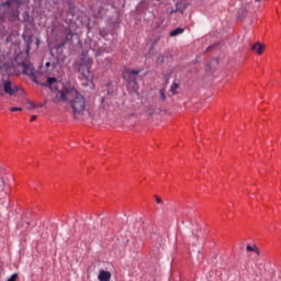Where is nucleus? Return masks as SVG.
<instances>
[{
    "label": "nucleus",
    "instance_id": "nucleus-1",
    "mask_svg": "<svg viewBox=\"0 0 281 281\" xmlns=\"http://www.w3.org/2000/svg\"><path fill=\"white\" fill-rule=\"evenodd\" d=\"M23 11V20L30 19V0H7V2L0 5V37H3L7 33L4 26H2L3 20L8 18L11 22L19 20V14Z\"/></svg>",
    "mask_w": 281,
    "mask_h": 281
},
{
    "label": "nucleus",
    "instance_id": "nucleus-2",
    "mask_svg": "<svg viewBox=\"0 0 281 281\" xmlns=\"http://www.w3.org/2000/svg\"><path fill=\"white\" fill-rule=\"evenodd\" d=\"M67 103L69 104L75 117L82 115L86 111V98L75 88H70L67 95Z\"/></svg>",
    "mask_w": 281,
    "mask_h": 281
},
{
    "label": "nucleus",
    "instance_id": "nucleus-3",
    "mask_svg": "<svg viewBox=\"0 0 281 281\" xmlns=\"http://www.w3.org/2000/svg\"><path fill=\"white\" fill-rule=\"evenodd\" d=\"M92 64V58L83 56V58H81V64L79 65V74H81V77H83L88 82L93 80V74L90 71Z\"/></svg>",
    "mask_w": 281,
    "mask_h": 281
},
{
    "label": "nucleus",
    "instance_id": "nucleus-4",
    "mask_svg": "<svg viewBox=\"0 0 281 281\" xmlns=\"http://www.w3.org/2000/svg\"><path fill=\"white\" fill-rule=\"evenodd\" d=\"M100 101H101V105H100L101 112L99 114H94L93 117L95 120L103 119L106 115L108 111L112 110L113 101L110 97H102Z\"/></svg>",
    "mask_w": 281,
    "mask_h": 281
},
{
    "label": "nucleus",
    "instance_id": "nucleus-5",
    "mask_svg": "<svg viewBox=\"0 0 281 281\" xmlns=\"http://www.w3.org/2000/svg\"><path fill=\"white\" fill-rule=\"evenodd\" d=\"M70 89L71 88H64L63 90H57V88H55L54 90H52V101L54 103H59L61 101L67 102Z\"/></svg>",
    "mask_w": 281,
    "mask_h": 281
},
{
    "label": "nucleus",
    "instance_id": "nucleus-6",
    "mask_svg": "<svg viewBox=\"0 0 281 281\" xmlns=\"http://www.w3.org/2000/svg\"><path fill=\"white\" fill-rule=\"evenodd\" d=\"M0 89L4 91L8 95H16L19 93V86L12 85L10 79H3L2 83L0 85Z\"/></svg>",
    "mask_w": 281,
    "mask_h": 281
},
{
    "label": "nucleus",
    "instance_id": "nucleus-7",
    "mask_svg": "<svg viewBox=\"0 0 281 281\" xmlns=\"http://www.w3.org/2000/svg\"><path fill=\"white\" fill-rule=\"evenodd\" d=\"M0 69H4L7 72L12 69V58L10 56L4 55L0 49Z\"/></svg>",
    "mask_w": 281,
    "mask_h": 281
},
{
    "label": "nucleus",
    "instance_id": "nucleus-8",
    "mask_svg": "<svg viewBox=\"0 0 281 281\" xmlns=\"http://www.w3.org/2000/svg\"><path fill=\"white\" fill-rule=\"evenodd\" d=\"M23 74L29 76L33 81H35L38 71L34 68L33 64L24 63L23 64Z\"/></svg>",
    "mask_w": 281,
    "mask_h": 281
},
{
    "label": "nucleus",
    "instance_id": "nucleus-9",
    "mask_svg": "<svg viewBox=\"0 0 281 281\" xmlns=\"http://www.w3.org/2000/svg\"><path fill=\"white\" fill-rule=\"evenodd\" d=\"M59 18L66 24H70L75 20V13L72 9H69L67 12H60Z\"/></svg>",
    "mask_w": 281,
    "mask_h": 281
},
{
    "label": "nucleus",
    "instance_id": "nucleus-10",
    "mask_svg": "<svg viewBox=\"0 0 281 281\" xmlns=\"http://www.w3.org/2000/svg\"><path fill=\"white\" fill-rule=\"evenodd\" d=\"M266 46L259 42L255 43L252 46H251V50L254 53H256L257 55H262L263 50H265Z\"/></svg>",
    "mask_w": 281,
    "mask_h": 281
},
{
    "label": "nucleus",
    "instance_id": "nucleus-11",
    "mask_svg": "<svg viewBox=\"0 0 281 281\" xmlns=\"http://www.w3.org/2000/svg\"><path fill=\"white\" fill-rule=\"evenodd\" d=\"M57 78L55 77H48L45 83V87H49L50 91H54V89H56L55 87H57Z\"/></svg>",
    "mask_w": 281,
    "mask_h": 281
},
{
    "label": "nucleus",
    "instance_id": "nucleus-12",
    "mask_svg": "<svg viewBox=\"0 0 281 281\" xmlns=\"http://www.w3.org/2000/svg\"><path fill=\"white\" fill-rule=\"evenodd\" d=\"M74 40V33L70 29L65 30V41L64 44H71Z\"/></svg>",
    "mask_w": 281,
    "mask_h": 281
},
{
    "label": "nucleus",
    "instance_id": "nucleus-13",
    "mask_svg": "<svg viewBox=\"0 0 281 281\" xmlns=\"http://www.w3.org/2000/svg\"><path fill=\"white\" fill-rule=\"evenodd\" d=\"M112 274L109 271L101 270L99 273V281H110Z\"/></svg>",
    "mask_w": 281,
    "mask_h": 281
},
{
    "label": "nucleus",
    "instance_id": "nucleus-14",
    "mask_svg": "<svg viewBox=\"0 0 281 281\" xmlns=\"http://www.w3.org/2000/svg\"><path fill=\"white\" fill-rule=\"evenodd\" d=\"M183 33H184V29L178 27V29L172 30L169 33V36L170 37H176V36H179L180 34H183Z\"/></svg>",
    "mask_w": 281,
    "mask_h": 281
},
{
    "label": "nucleus",
    "instance_id": "nucleus-15",
    "mask_svg": "<svg viewBox=\"0 0 281 281\" xmlns=\"http://www.w3.org/2000/svg\"><path fill=\"white\" fill-rule=\"evenodd\" d=\"M167 99L166 88L159 90V100L165 101Z\"/></svg>",
    "mask_w": 281,
    "mask_h": 281
},
{
    "label": "nucleus",
    "instance_id": "nucleus-16",
    "mask_svg": "<svg viewBox=\"0 0 281 281\" xmlns=\"http://www.w3.org/2000/svg\"><path fill=\"white\" fill-rule=\"evenodd\" d=\"M178 89H179V85L178 83H172L171 85L170 91H171L172 95H176Z\"/></svg>",
    "mask_w": 281,
    "mask_h": 281
},
{
    "label": "nucleus",
    "instance_id": "nucleus-17",
    "mask_svg": "<svg viewBox=\"0 0 281 281\" xmlns=\"http://www.w3.org/2000/svg\"><path fill=\"white\" fill-rule=\"evenodd\" d=\"M246 249H247V251H255L257 255L260 254V251L258 250V248H257L256 246H250V245H248V246L246 247Z\"/></svg>",
    "mask_w": 281,
    "mask_h": 281
},
{
    "label": "nucleus",
    "instance_id": "nucleus-18",
    "mask_svg": "<svg viewBox=\"0 0 281 281\" xmlns=\"http://www.w3.org/2000/svg\"><path fill=\"white\" fill-rule=\"evenodd\" d=\"M99 34H100L101 37L104 38V37L108 36V31L105 29H100Z\"/></svg>",
    "mask_w": 281,
    "mask_h": 281
},
{
    "label": "nucleus",
    "instance_id": "nucleus-19",
    "mask_svg": "<svg viewBox=\"0 0 281 281\" xmlns=\"http://www.w3.org/2000/svg\"><path fill=\"white\" fill-rule=\"evenodd\" d=\"M155 200H156V203H157L158 205L164 206V200H162L160 196L155 195Z\"/></svg>",
    "mask_w": 281,
    "mask_h": 281
},
{
    "label": "nucleus",
    "instance_id": "nucleus-20",
    "mask_svg": "<svg viewBox=\"0 0 281 281\" xmlns=\"http://www.w3.org/2000/svg\"><path fill=\"white\" fill-rule=\"evenodd\" d=\"M157 63L158 64H164L165 63V56L162 54H159L157 57Z\"/></svg>",
    "mask_w": 281,
    "mask_h": 281
},
{
    "label": "nucleus",
    "instance_id": "nucleus-21",
    "mask_svg": "<svg viewBox=\"0 0 281 281\" xmlns=\"http://www.w3.org/2000/svg\"><path fill=\"white\" fill-rule=\"evenodd\" d=\"M3 187H4V181L3 179L0 177V195L3 192Z\"/></svg>",
    "mask_w": 281,
    "mask_h": 281
},
{
    "label": "nucleus",
    "instance_id": "nucleus-22",
    "mask_svg": "<svg viewBox=\"0 0 281 281\" xmlns=\"http://www.w3.org/2000/svg\"><path fill=\"white\" fill-rule=\"evenodd\" d=\"M19 279V274L14 273L13 276L10 277L8 281H16Z\"/></svg>",
    "mask_w": 281,
    "mask_h": 281
},
{
    "label": "nucleus",
    "instance_id": "nucleus-23",
    "mask_svg": "<svg viewBox=\"0 0 281 281\" xmlns=\"http://www.w3.org/2000/svg\"><path fill=\"white\" fill-rule=\"evenodd\" d=\"M139 71L138 70H130L128 75L130 76H138Z\"/></svg>",
    "mask_w": 281,
    "mask_h": 281
},
{
    "label": "nucleus",
    "instance_id": "nucleus-24",
    "mask_svg": "<svg viewBox=\"0 0 281 281\" xmlns=\"http://www.w3.org/2000/svg\"><path fill=\"white\" fill-rule=\"evenodd\" d=\"M10 110H11V112L23 111L22 108H11Z\"/></svg>",
    "mask_w": 281,
    "mask_h": 281
},
{
    "label": "nucleus",
    "instance_id": "nucleus-25",
    "mask_svg": "<svg viewBox=\"0 0 281 281\" xmlns=\"http://www.w3.org/2000/svg\"><path fill=\"white\" fill-rule=\"evenodd\" d=\"M37 105H35L33 102L30 103V105L27 106V109H36Z\"/></svg>",
    "mask_w": 281,
    "mask_h": 281
},
{
    "label": "nucleus",
    "instance_id": "nucleus-26",
    "mask_svg": "<svg viewBox=\"0 0 281 281\" xmlns=\"http://www.w3.org/2000/svg\"><path fill=\"white\" fill-rule=\"evenodd\" d=\"M37 120V115H32V117H31V122H34V121H36Z\"/></svg>",
    "mask_w": 281,
    "mask_h": 281
},
{
    "label": "nucleus",
    "instance_id": "nucleus-27",
    "mask_svg": "<svg viewBox=\"0 0 281 281\" xmlns=\"http://www.w3.org/2000/svg\"><path fill=\"white\" fill-rule=\"evenodd\" d=\"M52 66V64L49 63V61H47L46 64H45V67L46 68H49Z\"/></svg>",
    "mask_w": 281,
    "mask_h": 281
},
{
    "label": "nucleus",
    "instance_id": "nucleus-28",
    "mask_svg": "<svg viewBox=\"0 0 281 281\" xmlns=\"http://www.w3.org/2000/svg\"><path fill=\"white\" fill-rule=\"evenodd\" d=\"M41 2H42V0H35V3H36L37 5H41Z\"/></svg>",
    "mask_w": 281,
    "mask_h": 281
},
{
    "label": "nucleus",
    "instance_id": "nucleus-29",
    "mask_svg": "<svg viewBox=\"0 0 281 281\" xmlns=\"http://www.w3.org/2000/svg\"><path fill=\"white\" fill-rule=\"evenodd\" d=\"M193 235V237L195 238V239H199V235L198 234H192Z\"/></svg>",
    "mask_w": 281,
    "mask_h": 281
},
{
    "label": "nucleus",
    "instance_id": "nucleus-30",
    "mask_svg": "<svg viewBox=\"0 0 281 281\" xmlns=\"http://www.w3.org/2000/svg\"><path fill=\"white\" fill-rule=\"evenodd\" d=\"M99 56H101V52H98V53H97V57H99Z\"/></svg>",
    "mask_w": 281,
    "mask_h": 281
},
{
    "label": "nucleus",
    "instance_id": "nucleus-31",
    "mask_svg": "<svg viewBox=\"0 0 281 281\" xmlns=\"http://www.w3.org/2000/svg\"><path fill=\"white\" fill-rule=\"evenodd\" d=\"M257 2L261 1V0H256Z\"/></svg>",
    "mask_w": 281,
    "mask_h": 281
}]
</instances>
